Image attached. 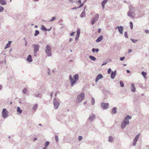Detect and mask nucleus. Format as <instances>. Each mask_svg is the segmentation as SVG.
Here are the masks:
<instances>
[{"label": "nucleus", "instance_id": "obj_1", "mask_svg": "<svg viewBox=\"0 0 149 149\" xmlns=\"http://www.w3.org/2000/svg\"><path fill=\"white\" fill-rule=\"evenodd\" d=\"M69 79L71 82V85L73 86L79 79V75L77 74H75L73 76L72 78V75H70L69 76Z\"/></svg>", "mask_w": 149, "mask_h": 149}, {"label": "nucleus", "instance_id": "obj_2", "mask_svg": "<svg viewBox=\"0 0 149 149\" xmlns=\"http://www.w3.org/2000/svg\"><path fill=\"white\" fill-rule=\"evenodd\" d=\"M32 46L33 49V55L36 57V56L37 53L39 50L40 46L38 45L33 44Z\"/></svg>", "mask_w": 149, "mask_h": 149}, {"label": "nucleus", "instance_id": "obj_3", "mask_svg": "<svg viewBox=\"0 0 149 149\" xmlns=\"http://www.w3.org/2000/svg\"><path fill=\"white\" fill-rule=\"evenodd\" d=\"M45 51V53L48 56H50L52 55L51 48L49 45L46 46Z\"/></svg>", "mask_w": 149, "mask_h": 149}, {"label": "nucleus", "instance_id": "obj_4", "mask_svg": "<svg viewBox=\"0 0 149 149\" xmlns=\"http://www.w3.org/2000/svg\"><path fill=\"white\" fill-rule=\"evenodd\" d=\"M84 93H82L79 94L77 95V98L76 100V102L78 103L81 102L84 98Z\"/></svg>", "mask_w": 149, "mask_h": 149}, {"label": "nucleus", "instance_id": "obj_5", "mask_svg": "<svg viewBox=\"0 0 149 149\" xmlns=\"http://www.w3.org/2000/svg\"><path fill=\"white\" fill-rule=\"evenodd\" d=\"M99 15L98 14H96L95 17L92 19H91V24H92L93 25L95 24L99 19Z\"/></svg>", "mask_w": 149, "mask_h": 149}, {"label": "nucleus", "instance_id": "obj_6", "mask_svg": "<svg viewBox=\"0 0 149 149\" xmlns=\"http://www.w3.org/2000/svg\"><path fill=\"white\" fill-rule=\"evenodd\" d=\"M8 112L6 109L4 108L3 109L2 112V117L4 118H5L8 116Z\"/></svg>", "mask_w": 149, "mask_h": 149}, {"label": "nucleus", "instance_id": "obj_7", "mask_svg": "<svg viewBox=\"0 0 149 149\" xmlns=\"http://www.w3.org/2000/svg\"><path fill=\"white\" fill-rule=\"evenodd\" d=\"M54 108L55 109H58L59 105V103L56 98H54Z\"/></svg>", "mask_w": 149, "mask_h": 149}, {"label": "nucleus", "instance_id": "obj_8", "mask_svg": "<svg viewBox=\"0 0 149 149\" xmlns=\"http://www.w3.org/2000/svg\"><path fill=\"white\" fill-rule=\"evenodd\" d=\"M132 118V117L128 115H127L124 118V120L123 121L125 123H126L127 124H129V120H130Z\"/></svg>", "mask_w": 149, "mask_h": 149}, {"label": "nucleus", "instance_id": "obj_9", "mask_svg": "<svg viewBox=\"0 0 149 149\" xmlns=\"http://www.w3.org/2000/svg\"><path fill=\"white\" fill-rule=\"evenodd\" d=\"M141 135V133L138 134L135 137L133 141V145L135 146L136 145V143L138 139L139 138Z\"/></svg>", "mask_w": 149, "mask_h": 149}, {"label": "nucleus", "instance_id": "obj_10", "mask_svg": "<svg viewBox=\"0 0 149 149\" xmlns=\"http://www.w3.org/2000/svg\"><path fill=\"white\" fill-rule=\"evenodd\" d=\"M109 106V104L108 103L103 102L101 104V107L102 108L104 109H108Z\"/></svg>", "mask_w": 149, "mask_h": 149}, {"label": "nucleus", "instance_id": "obj_11", "mask_svg": "<svg viewBox=\"0 0 149 149\" xmlns=\"http://www.w3.org/2000/svg\"><path fill=\"white\" fill-rule=\"evenodd\" d=\"M95 115L94 114H92L91 115L89 116L88 118V119L90 122H92L95 119Z\"/></svg>", "mask_w": 149, "mask_h": 149}, {"label": "nucleus", "instance_id": "obj_12", "mask_svg": "<svg viewBox=\"0 0 149 149\" xmlns=\"http://www.w3.org/2000/svg\"><path fill=\"white\" fill-rule=\"evenodd\" d=\"M134 12L129 11L127 13V15L130 17L133 18L134 17Z\"/></svg>", "mask_w": 149, "mask_h": 149}, {"label": "nucleus", "instance_id": "obj_13", "mask_svg": "<svg viewBox=\"0 0 149 149\" xmlns=\"http://www.w3.org/2000/svg\"><path fill=\"white\" fill-rule=\"evenodd\" d=\"M80 33V29H78L77 30V35L75 38V40H77L79 36Z\"/></svg>", "mask_w": 149, "mask_h": 149}, {"label": "nucleus", "instance_id": "obj_14", "mask_svg": "<svg viewBox=\"0 0 149 149\" xmlns=\"http://www.w3.org/2000/svg\"><path fill=\"white\" fill-rule=\"evenodd\" d=\"M116 70H115L114 71H112L111 75V78L112 79H114L116 76Z\"/></svg>", "mask_w": 149, "mask_h": 149}, {"label": "nucleus", "instance_id": "obj_15", "mask_svg": "<svg viewBox=\"0 0 149 149\" xmlns=\"http://www.w3.org/2000/svg\"><path fill=\"white\" fill-rule=\"evenodd\" d=\"M103 76L101 74H99L96 77L95 79V81L96 82H97V81L100 79L102 78Z\"/></svg>", "mask_w": 149, "mask_h": 149}, {"label": "nucleus", "instance_id": "obj_16", "mask_svg": "<svg viewBox=\"0 0 149 149\" xmlns=\"http://www.w3.org/2000/svg\"><path fill=\"white\" fill-rule=\"evenodd\" d=\"M129 11L133 12L135 11V8L133 7L131 5H129Z\"/></svg>", "mask_w": 149, "mask_h": 149}, {"label": "nucleus", "instance_id": "obj_17", "mask_svg": "<svg viewBox=\"0 0 149 149\" xmlns=\"http://www.w3.org/2000/svg\"><path fill=\"white\" fill-rule=\"evenodd\" d=\"M128 125L126 123H125L123 121L120 125L122 129H124L126 126V125Z\"/></svg>", "mask_w": 149, "mask_h": 149}, {"label": "nucleus", "instance_id": "obj_18", "mask_svg": "<svg viewBox=\"0 0 149 149\" xmlns=\"http://www.w3.org/2000/svg\"><path fill=\"white\" fill-rule=\"evenodd\" d=\"M26 61L29 62H31L32 61V56L31 55H28L27 59Z\"/></svg>", "mask_w": 149, "mask_h": 149}, {"label": "nucleus", "instance_id": "obj_19", "mask_svg": "<svg viewBox=\"0 0 149 149\" xmlns=\"http://www.w3.org/2000/svg\"><path fill=\"white\" fill-rule=\"evenodd\" d=\"M131 91L133 92H134L136 91V88L135 87V85L134 83H132L131 84Z\"/></svg>", "mask_w": 149, "mask_h": 149}, {"label": "nucleus", "instance_id": "obj_20", "mask_svg": "<svg viewBox=\"0 0 149 149\" xmlns=\"http://www.w3.org/2000/svg\"><path fill=\"white\" fill-rule=\"evenodd\" d=\"M123 27L122 26H119V28L118 29V31L120 33L122 34H123Z\"/></svg>", "mask_w": 149, "mask_h": 149}, {"label": "nucleus", "instance_id": "obj_21", "mask_svg": "<svg viewBox=\"0 0 149 149\" xmlns=\"http://www.w3.org/2000/svg\"><path fill=\"white\" fill-rule=\"evenodd\" d=\"M103 38V36L101 35L96 40V41L97 42H100L101 41Z\"/></svg>", "mask_w": 149, "mask_h": 149}, {"label": "nucleus", "instance_id": "obj_22", "mask_svg": "<svg viewBox=\"0 0 149 149\" xmlns=\"http://www.w3.org/2000/svg\"><path fill=\"white\" fill-rule=\"evenodd\" d=\"M108 0H104L102 1V6L103 8H104L105 4L107 3Z\"/></svg>", "mask_w": 149, "mask_h": 149}, {"label": "nucleus", "instance_id": "obj_23", "mask_svg": "<svg viewBox=\"0 0 149 149\" xmlns=\"http://www.w3.org/2000/svg\"><path fill=\"white\" fill-rule=\"evenodd\" d=\"M0 3L2 5H5L7 4L5 0H0Z\"/></svg>", "mask_w": 149, "mask_h": 149}, {"label": "nucleus", "instance_id": "obj_24", "mask_svg": "<svg viewBox=\"0 0 149 149\" xmlns=\"http://www.w3.org/2000/svg\"><path fill=\"white\" fill-rule=\"evenodd\" d=\"M112 112L113 114H115L117 113V108L116 107H113L112 110Z\"/></svg>", "mask_w": 149, "mask_h": 149}, {"label": "nucleus", "instance_id": "obj_25", "mask_svg": "<svg viewBox=\"0 0 149 149\" xmlns=\"http://www.w3.org/2000/svg\"><path fill=\"white\" fill-rule=\"evenodd\" d=\"M85 8L84 10L82 12V13L80 15V17H82L83 18L84 17H85Z\"/></svg>", "mask_w": 149, "mask_h": 149}, {"label": "nucleus", "instance_id": "obj_26", "mask_svg": "<svg viewBox=\"0 0 149 149\" xmlns=\"http://www.w3.org/2000/svg\"><path fill=\"white\" fill-rule=\"evenodd\" d=\"M17 112L19 113V114H21L22 112V110L19 107H18L17 110Z\"/></svg>", "mask_w": 149, "mask_h": 149}, {"label": "nucleus", "instance_id": "obj_27", "mask_svg": "<svg viewBox=\"0 0 149 149\" xmlns=\"http://www.w3.org/2000/svg\"><path fill=\"white\" fill-rule=\"evenodd\" d=\"M11 42L10 41H8V42L6 45V46L5 47V49H6L10 47L11 45Z\"/></svg>", "mask_w": 149, "mask_h": 149}, {"label": "nucleus", "instance_id": "obj_28", "mask_svg": "<svg viewBox=\"0 0 149 149\" xmlns=\"http://www.w3.org/2000/svg\"><path fill=\"white\" fill-rule=\"evenodd\" d=\"M113 138L111 136H109V137L108 141L109 142H111L113 141Z\"/></svg>", "mask_w": 149, "mask_h": 149}, {"label": "nucleus", "instance_id": "obj_29", "mask_svg": "<svg viewBox=\"0 0 149 149\" xmlns=\"http://www.w3.org/2000/svg\"><path fill=\"white\" fill-rule=\"evenodd\" d=\"M89 57L93 61H95L96 60V58L93 56H90Z\"/></svg>", "mask_w": 149, "mask_h": 149}, {"label": "nucleus", "instance_id": "obj_30", "mask_svg": "<svg viewBox=\"0 0 149 149\" xmlns=\"http://www.w3.org/2000/svg\"><path fill=\"white\" fill-rule=\"evenodd\" d=\"M41 29L42 31H46L47 29L45 28V26L43 25H41Z\"/></svg>", "mask_w": 149, "mask_h": 149}, {"label": "nucleus", "instance_id": "obj_31", "mask_svg": "<svg viewBox=\"0 0 149 149\" xmlns=\"http://www.w3.org/2000/svg\"><path fill=\"white\" fill-rule=\"evenodd\" d=\"M37 107L38 104H35L33 106L32 109L34 111H36L37 108Z\"/></svg>", "mask_w": 149, "mask_h": 149}, {"label": "nucleus", "instance_id": "obj_32", "mask_svg": "<svg viewBox=\"0 0 149 149\" xmlns=\"http://www.w3.org/2000/svg\"><path fill=\"white\" fill-rule=\"evenodd\" d=\"M92 51L94 53L95 52H98L99 51V49H98L93 48Z\"/></svg>", "mask_w": 149, "mask_h": 149}, {"label": "nucleus", "instance_id": "obj_33", "mask_svg": "<svg viewBox=\"0 0 149 149\" xmlns=\"http://www.w3.org/2000/svg\"><path fill=\"white\" fill-rule=\"evenodd\" d=\"M39 34V32L38 30H36L35 31V33H34V36H37Z\"/></svg>", "mask_w": 149, "mask_h": 149}, {"label": "nucleus", "instance_id": "obj_34", "mask_svg": "<svg viewBox=\"0 0 149 149\" xmlns=\"http://www.w3.org/2000/svg\"><path fill=\"white\" fill-rule=\"evenodd\" d=\"M91 99V104L92 105H94L95 103L94 99L92 97Z\"/></svg>", "mask_w": 149, "mask_h": 149}, {"label": "nucleus", "instance_id": "obj_35", "mask_svg": "<svg viewBox=\"0 0 149 149\" xmlns=\"http://www.w3.org/2000/svg\"><path fill=\"white\" fill-rule=\"evenodd\" d=\"M49 141H46V142H45V148H46L49 145Z\"/></svg>", "mask_w": 149, "mask_h": 149}, {"label": "nucleus", "instance_id": "obj_36", "mask_svg": "<svg viewBox=\"0 0 149 149\" xmlns=\"http://www.w3.org/2000/svg\"><path fill=\"white\" fill-rule=\"evenodd\" d=\"M120 86L121 87H123L124 86V84L122 81H120Z\"/></svg>", "mask_w": 149, "mask_h": 149}, {"label": "nucleus", "instance_id": "obj_37", "mask_svg": "<svg viewBox=\"0 0 149 149\" xmlns=\"http://www.w3.org/2000/svg\"><path fill=\"white\" fill-rule=\"evenodd\" d=\"M141 74L143 76V77L145 78L147 73L146 72L143 71L141 72Z\"/></svg>", "mask_w": 149, "mask_h": 149}, {"label": "nucleus", "instance_id": "obj_38", "mask_svg": "<svg viewBox=\"0 0 149 149\" xmlns=\"http://www.w3.org/2000/svg\"><path fill=\"white\" fill-rule=\"evenodd\" d=\"M131 40L132 41V42H133L134 43H136L138 41L137 40H135L132 38H131Z\"/></svg>", "mask_w": 149, "mask_h": 149}, {"label": "nucleus", "instance_id": "obj_39", "mask_svg": "<svg viewBox=\"0 0 149 149\" xmlns=\"http://www.w3.org/2000/svg\"><path fill=\"white\" fill-rule=\"evenodd\" d=\"M4 8L3 7L0 6V13L2 12L4 10Z\"/></svg>", "mask_w": 149, "mask_h": 149}, {"label": "nucleus", "instance_id": "obj_40", "mask_svg": "<svg viewBox=\"0 0 149 149\" xmlns=\"http://www.w3.org/2000/svg\"><path fill=\"white\" fill-rule=\"evenodd\" d=\"M130 27L131 29H132L133 27V24L132 22H130Z\"/></svg>", "mask_w": 149, "mask_h": 149}, {"label": "nucleus", "instance_id": "obj_41", "mask_svg": "<svg viewBox=\"0 0 149 149\" xmlns=\"http://www.w3.org/2000/svg\"><path fill=\"white\" fill-rule=\"evenodd\" d=\"M27 91V90L26 88H24L23 89V93L24 94H25L26 93Z\"/></svg>", "mask_w": 149, "mask_h": 149}, {"label": "nucleus", "instance_id": "obj_42", "mask_svg": "<svg viewBox=\"0 0 149 149\" xmlns=\"http://www.w3.org/2000/svg\"><path fill=\"white\" fill-rule=\"evenodd\" d=\"M124 36L126 38H128V36H127V32H125L124 33Z\"/></svg>", "mask_w": 149, "mask_h": 149}, {"label": "nucleus", "instance_id": "obj_43", "mask_svg": "<svg viewBox=\"0 0 149 149\" xmlns=\"http://www.w3.org/2000/svg\"><path fill=\"white\" fill-rule=\"evenodd\" d=\"M55 139L56 141V142L58 141V137L56 135L55 136Z\"/></svg>", "mask_w": 149, "mask_h": 149}, {"label": "nucleus", "instance_id": "obj_44", "mask_svg": "<svg viewBox=\"0 0 149 149\" xmlns=\"http://www.w3.org/2000/svg\"><path fill=\"white\" fill-rule=\"evenodd\" d=\"M82 139V136H79L78 137V140L79 141H81Z\"/></svg>", "mask_w": 149, "mask_h": 149}, {"label": "nucleus", "instance_id": "obj_45", "mask_svg": "<svg viewBox=\"0 0 149 149\" xmlns=\"http://www.w3.org/2000/svg\"><path fill=\"white\" fill-rule=\"evenodd\" d=\"M125 58V57L123 56L120 58V60L121 61H123Z\"/></svg>", "mask_w": 149, "mask_h": 149}, {"label": "nucleus", "instance_id": "obj_46", "mask_svg": "<svg viewBox=\"0 0 149 149\" xmlns=\"http://www.w3.org/2000/svg\"><path fill=\"white\" fill-rule=\"evenodd\" d=\"M111 69L110 68H109L108 69V74H110L111 73Z\"/></svg>", "mask_w": 149, "mask_h": 149}, {"label": "nucleus", "instance_id": "obj_47", "mask_svg": "<svg viewBox=\"0 0 149 149\" xmlns=\"http://www.w3.org/2000/svg\"><path fill=\"white\" fill-rule=\"evenodd\" d=\"M56 19V17H53L52 19L50 20V22H52L53 21Z\"/></svg>", "mask_w": 149, "mask_h": 149}, {"label": "nucleus", "instance_id": "obj_48", "mask_svg": "<svg viewBox=\"0 0 149 149\" xmlns=\"http://www.w3.org/2000/svg\"><path fill=\"white\" fill-rule=\"evenodd\" d=\"M75 33V32H72V33H71L70 34V36H73L74 35V33Z\"/></svg>", "mask_w": 149, "mask_h": 149}, {"label": "nucleus", "instance_id": "obj_49", "mask_svg": "<svg viewBox=\"0 0 149 149\" xmlns=\"http://www.w3.org/2000/svg\"><path fill=\"white\" fill-rule=\"evenodd\" d=\"M84 4V3H82V4L81 3L80 5L78 7V8H80L82 6H83Z\"/></svg>", "mask_w": 149, "mask_h": 149}, {"label": "nucleus", "instance_id": "obj_50", "mask_svg": "<svg viewBox=\"0 0 149 149\" xmlns=\"http://www.w3.org/2000/svg\"><path fill=\"white\" fill-rule=\"evenodd\" d=\"M145 33L147 34L149 33V31L148 30H145Z\"/></svg>", "mask_w": 149, "mask_h": 149}, {"label": "nucleus", "instance_id": "obj_51", "mask_svg": "<svg viewBox=\"0 0 149 149\" xmlns=\"http://www.w3.org/2000/svg\"><path fill=\"white\" fill-rule=\"evenodd\" d=\"M132 52V49H130L128 50V53H130V52Z\"/></svg>", "mask_w": 149, "mask_h": 149}, {"label": "nucleus", "instance_id": "obj_52", "mask_svg": "<svg viewBox=\"0 0 149 149\" xmlns=\"http://www.w3.org/2000/svg\"><path fill=\"white\" fill-rule=\"evenodd\" d=\"M77 8H78L77 7H74V8H72V10H75V9H77Z\"/></svg>", "mask_w": 149, "mask_h": 149}, {"label": "nucleus", "instance_id": "obj_53", "mask_svg": "<svg viewBox=\"0 0 149 149\" xmlns=\"http://www.w3.org/2000/svg\"><path fill=\"white\" fill-rule=\"evenodd\" d=\"M37 140V139L36 137H35L33 139V141H36Z\"/></svg>", "mask_w": 149, "mask_h": 149}, {"label": "nucleus", "instance_id": "obj_54", "mask_svg": "<svg viewBox=\"0 0 149 149\" xmlns=\"http://www.w3.org/2000/svg\"><path fill=\"white\" fill-rule=\"evenodd\" d=\"M69 1L71 3H73L74 2L73 0H69Z\"/></svg>", "mask_w": 149, "mask_h": 149}, {"label": "nucleus", "instance_id": "obj_55", "mask_svg": "<svg viewBox=\"0 0 149 149\" xmlns=\"http://www.w3.org/2000/svg\"><path fill=\"white\" fill-rule=\"evenodd\" d=\"M39 95H40V94L39 93H38L36 95V97H39Z\"/></svg>", "mask_w": 149, "mask_h": 149}, {"label": "nucleus", "instance_id": "obj_56", "mask_svg": "<svg viewBox=\"0 0 149 149\" xmlns=\"http://www.w3.org/2000/svg\"><path fill=\"white\" fill-rule=\"evenodd\" d=\"M25 46H26L27 45V41H25Z\"/></svg>", "mask_w": 149, "mask_h": 149}, {"label": "nucleus", "instance_id": "obj_57", "mask_svg": "<svg viewBox=\"0 0 149 149\" xmlns=\"http://www.w3.org/2000/svg\"><path fill=\"white\" fill-rule=\"evenodd\" d=\"M51 28H50V29H47L46 31H50V30H51Z\"/></svg>", "mask_w": 149, "mask_h": 149}, {"label": "nucleus", "instance_id": "obj_58", "mask_svg": "<svg viewBox=\"0 0 149 149\" xmlns=\"http://www.w3.org/2000/svg\"><path fill=\"white\" fill-rule=\"evenodd\" d=\"M107 63H103L102 64V66H103V65H106V64H107Z\"/></svg>", "mask_w": 149, "mask_h": 149}, {"label": "nucleus", "instance_id": "obj_59", "mask_svg": "<svg viewBox=\"0 0 149 149\" xmlns=\"http://www.w3.org/2000/svg\"><path fill=\"white\" fill-rule=\"evenodd\" d=\"M78 1L79 3H80V4L81 3V0H79Z\"/></svg>", "mask_w": 149, "mask_h": 149}, {"label": "nucleus", "instance_id": "obj_60", "mask_svg": "<svg viewBox=\"0 0 149 149\" xmlns=\"http://www.w3.org/2000/svg\"><path fill=\"white\" fill-rule=\"evenodd\" d=\"M119 28V26H117L115 28V29H118Z\"/></svg>", "mask_w": 149, "mask_h": 149}, {"label": "nucleus", "instance_id": "obj_61", "mask_svg": "<svg viewBox=\"0 0 149 149\" xmlns=\"http://www.w3.org/2000/svg\"><path fill=\"white\" fill-rule=\"evenodd\" d=\"M127 73H130V71L129 70H127Z\"/></svg>", "mask_w": 149, "mask_h": 149}, {"label": "nucleus", "instance_id": "obj_62", "mask_svg": "<svg viewBox=\"0 0 149 149\" xmlns=\"http://www.w3.org/2000/svg\"><path fill=\"white\" fill-rule=\"evenodd\" d=\"M100 31H101V29H99L98 30V33H100Z\"/></svg>", "mask_w": 149, "mask_h": 149}, {"label": "nucleus", "instance_id": "obj_63", "mask_svg": "<svg viewBox=\"0 0 149 149\" xmlns=\"http://www.w3.org/2000/svg\"><path fill=\"white\" fill-rule=\"evenodd\" d=\"M72 40V38H70L69 39V41L70 42H71Z\"/></svg>", "mask_w": 149, "mask_h": 149}, {"label": "nucleus", "instance_id": "obj_64", "mask_svg": "<svg viewBox=\"0 0 149 149\" xmlns=\"http://www.w3.org/2000/svg\"><path fill=\"white\" fill-rule=\"evenodd\" d=\"M2 86L1 85H0V90L2 89Z\"/></svg>", "mask_w": 149, "mask_h": 149}]
</instances>
